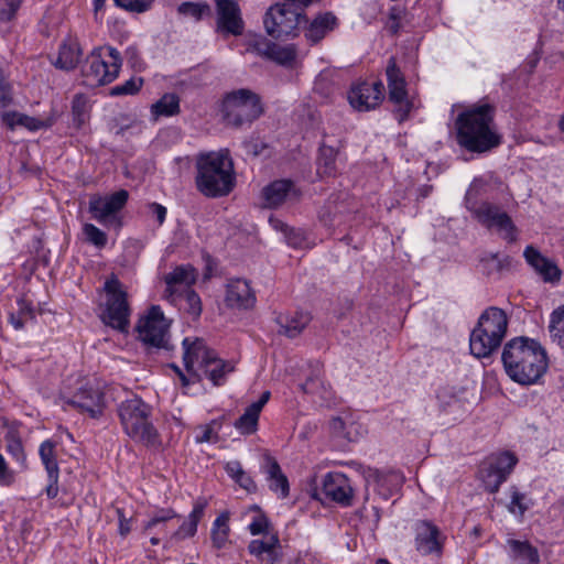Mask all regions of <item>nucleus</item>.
Listing matches in <instances>:
<instances>
[{
  "mask_svg": "<svg viewBox=\"0 0 564 564\" xmlns=\"http://www.w3.org/2000/svg\"><path fill=\"white\" fill-rule=\"evenodd\" d=\"M225 469L232 479L238 478L245 471L238 460L228 462Z\"/></svg>",
  "mask_w": 564,
  "mask_h": 564,
  "instance_id": "64",
  "label": "nucleus"
},
{
  "mask_svg": "<svg viewBox=\"0 0 564 564\" xmlns=\"http://www.w3.org/2000/svg\"><path fill=\"white\" fill-rule=\"evenodd\" d=\"M303 23L304 37L311 45L322 42L339 25L338 18L330 11L318 13L312 20L305 17Z\"/></svg>",
  "mask_w": 564,
  "mask_h": 564,
  "instance_id": "19",
  "label": "nucleus"
},
{
  "mask_svg": "<svg viewBox=\"0 0 564 564\" xmlns=\"http://www.w3.org/2000/svg\"><path fill=\"white\" fill-rule=\"evenodd\" d=\"M229 512H221L213 522L210 540L216 550H221L229 542L230 527Z\"/></svg>",
  "mask_w": 564,
  "mask_h": 564,
  "instance_id": "33",
  "label": "nucleus"
},
{
  "mask_svg": "<svg viewBox=\"0 0 564 564\" xmlns=\"http://www.w3.org/2000/svg\"><path fill=\"white\" fill-rule=\"evenodd\" d=\"M21 4V0H0V20L10 21Z\"/></svg>",
  "mask_w": 564,
  "mask_h": 564,
  "instance_id": "55",
  "label": "nucleus"
},
{
  "mask_svg": "<svg viewBox=\"0 0 564 564\" xmlns=\"http://www.w3.org/2000/svg\"><path fill=\"white\" fill-rule=\"evenodd\" d=\"M248 552L257 557L258 560H261L264 554L268 552H271L269 544L265 543L263 540H252L248 544Z\"/></svg>",
  "mask_w": 564,
  "mask_h": 564,
  "instance_id": "57",
  "label": "nucleus"
},
{
  "mask_svg": "<svg viewBox=\"0 0 564 564\" xmlns=\"http://www.w3.org/2000/svg\"><path fill=\"white\" fill-rule=\"evenodd\" d=\"M518 463L513 453L500 452L486 457L479 466V476L490 494L498 492Z\"/></svg>",
  "mask_w": 564,
  "mask_h": 564,
  "instance_id": "13",
  "label": "nucleus"
},
{
  "mask_svg": "<svg viewBox=\"0 0 564 564\" xmlns=\"http://www.w3.org/2000/svg\"><path fill=\"white\" fill-rule=\"evenodd\" d=\"M216 31L224 35L239 36L245 31L241 9L235 0H215Z\"/></svg>",
  "mask_w": 564,
  "mask_h": 564,
  "instance_id": "16",
  "label": "nucleus"
},
{
  "mask_svg": "<svg viewBox=\"0 0 564 564\" xmlns=\"http://www.w3.org/2000/svg\"><path fill=\"white\" fill-rule=\"evenodd\" d=\"M196 270L191 265H178L164 276L166 289L164 297L174 303L183 294V291L191 289L196 282Z\"/></svg>",
  "mask_w": 564,
  "mask_h": 564,
  "instance_id": "21",
  "label": "nucleus"
},
{
  "mask_svg": "<svg viewBox=\"0 0 564 564\" xmlns=\"http://www.w3.org/2000/svg\"><path fill=\"white\" fill-rule=\"evenodd\" d=\"M302 195V189L290 178L274 180L261 191L263 206L270 209H276L283 204H296Z\"/></svg>",
  "mask_w": 564,
  "mask_h": 564,
  "instance_id": "15",
  "label": "nucleus"
},
{
  "mask_svg": "<svg viewBox=\"0 0 564 564\" xmlns=\"http://www.w3.org/2000/svg\"><path fill=\"white\" fill-rule=\"evenodd\" d=\"M208 501L206 498L200 497L196 499L187 519L170 535V541H183L193 538L197 532L198 523L205 516Z\"/></svg>",
  "mask_w": 564,
  "mask_h": 564,
  "instance_id": "25",
  "label": "nucleus"
},
{
  "mask_svg": "<svg viewBox=\"0 0 564 564\" xmlns=\"http://www.w3.org/2000/svg\"><path fill=\"white\" fill-rule=\"evenodd\" d=\"M274 44L275 43L269 41L265 37H258L249 43V51L268 59L271 54V48H273Z\"/></svg>",
  "mask_w": 564,
  "mask_h": 564,
  "instance_id": "52",
  "label": "nucleus"
},
{
  "mask_svg": "<svg viewBox=\"0 0 564 564\" xmlns=\"http://www.w3.org/2000/svg\"><path fill=\"white\" fill-rule=\"evenodd\" d=\"M330 430L337 436L346 437L348 441L354 440L351 432L347 430L346 422L339 416L332 419Z\"/></svg>",
  "mask_w": 564,
  "mask_h": 564,
  "instance_id": "58",
  "label": "nucleus"
},
{
  "mask_svg": "<svg viewBox=\"0 0 564 564\" xmlns=\"http://www.w3.org/2000/svg\"><path fill=\"white\" fill-rule=\"evenodd\" d=\"M405 14V9L399 6H393L389 10L387 30L391 35H397L401 29V20Z\"/></svg>",
  "mask_w": 564,
  "mask_h": 564,
  "instance_id": "49",
  "label": "nucleus"
},
{
  "mask_svg": "<svg viewBox=\"0 0 564 564\" xmlns=\"http://www.w3.org/2000/svg\"><path fill=\"white\" fill-rule=\"evenodd\" d=\"M18 310L9 316V322L17 329H22L26 322L35 319V308L24 296L17 300Z\"/></svg>",
  "mask_w": 564,
  "mask_h": 564,
  "instance_id": "35",
  "label": "nucleus"
},
{
  "mask_svg": "<svg viewBox=\"0 0 564 564\" xmlns=\"http://www.w3.org/2000/svg\"><path fill=\"white\" fill-rule=\"evenodd\" d=\"M215 425L220 427V424L215 420L208 424L198 426L199 433L195 436L196 443H217L219 435L218 431L215 430Z\"/></svg>",
  "mask_w": 564,
  "mask_h": 564,
  "instance_id": "48",
  "label": "nucleus"
},
{
  "mask_svg": "<svg viewBox=\"0 0 564 564\" xmlns=\"http://www.w3.org/2000/svg\"><path fill=\"white\" fill-rule=\"evenodd\" d=\"M196 170V188L206 197L227 196L235 187L234 162L228 149L198 154Z\"/></svg>",
  "mask_w": 564,
  "mask_h": 564,
  "instance_id": "3",
  "label": "nucleus"
},
{
  "mask_svg": "<svg viewBox=\"0 0 564 564\" xmlns=\"http://www.w3.org/2000/svg\"><path fill=\"white\" fill-rule=\"evenodd\" d=\"M225 301L230 307L250 308L256 302V296L246 280L236 279L227 284Z\"/></svg>",
  "mask_w": 564,
  "mask_h": 564,
  "instance_id": "26",
  "label": "nucleus"
},
{
  "mask_svg": "<svg viewBox=\"0 0 564 564\" xmlns=\"http://www.w3.org/2000/svg\"><path fill=\"white\" fill-rule=\"evenodd\" d=\"M1 118L2 122L11 130L17 126H21L30 131H37L52 124L50 120H41L17 111H6Z\"/></svg>",
  "mask_w": 564,
  "mask_h": 564,
  "instance_id": "31",
  "label": "nucleus"
},
{
  "mask_svg": "<svg viewBox=\"0 0 564 564\" xmlns=\"http://www.w3.org/2000/svg\"><path fill=\"white\" fill-rule=\"evenodd\" d=\"M386 76L389 89V101L394 104V117L399 123H402L409 118V115L413 108V102L409 99L406 82L403 73L397 65V59L394 56H391L388 59Z\"/></svg>",
  "mask_w": 564,
  "mask_h": 564,
  "instance_id": "14",
  "label": "nucleus"
},
{
  "mask_svg": "<svg viewBox=\"0 0 564 564\" xmlns=\"http://www.w3.org/2000/svg\"><path fill=\"white\" fill-rule=\"evenodd\" d=\"M128 197L126 189L117 191L106 198L94 197L89 200V212L98 223L106 225L110 217L124 207Z\"/></svg>",
  "mask_w": 564,
  "mask_h": 564,
  "instance_id": "22",
  "label": "nucleus"
},
{
  "mask_svg": "<svg viewBox=\"0 0 564 564\" xmlns=\"http://www.w3.org/2000/svg\"><path fill=\"white\" fill-rule=\"evenodd\" d=\"M82 55L83 52L79 43L76 40H66L59 46L54 65L64 70H72L78 65Z\"/></svg>",
  "mask_w": 564,
  "mask_h": 564,
  "instance_id": "28",
  "label": "nucleus"
},
{
  "mask_svg": "<svg viewBox=\"0 0 564 564\" xmlns=\"http://www.w3.org/2000/svg\"><path fill=\"white\" fill-rule=\"evenodd\" d=\"M12 101L11 86L8 83L4 73L0 69V106L8 107Z\"/></svg>",
  "mask_w": 564,
  "mask_h": 564,
  "instance_id": "56",
  "label": "nucleus"
},
{
  "mask_svg": "<svg viewBox=\"0 0 564 564\" xmlns=\"http://www.w3.org/2000/svg\"><path fill=\"white\" fill-rule=\"evenodd\" d=\"M177 12L184 17H189L196 21H199L204 17L212 14V8L206 2L185 1L177 7Z\"/></svg>",
  "mask_w": 564,
  "mask_h": 564,
  "instance_id": "41",
  "label": "nucleus"
},
{
  "mask_svg": "<svg viewBox=\"0 0 564 564\" xmlns=\"http://www.w3.org/2000/svg\"><path fill=\"white\" fill-rule=\"evenodd\" d=\"M510 492L511 500L508 505L509 512L519 517H523L525 511H528L532 505L531 500L527 497L525 494L520 492L514 486L510 488Z\"/></svg>",
  "mask_w": 564,
  "mask_h": 564,
  "instance_id": "42",
  "label": "nucleus"
},
{
  "mask_svg": "<svg viewBox=\"0 0 564 564\" xmlns=\"http://www.w3.org/2000/svg\"><path fill=\"white\" fill-rule=\"evenodd\" d=\"M83 232L85 235V239L90 245L95 246L98 249H102L106 247L108 238L106 232L100 230L93 224H85L83 226Z\"/></svg>",
  "mask_w": 564,
  "mask_h": 564,
  "instance_id": "44",
  "label": "nucleus"
},
{
  "mask_svg": "<svg viewBox=\"0 0 564 564\" xmlns=\"http://www.w3.org/2000/svg\"><path fill=\"white\" fill-rule=\"evenodd\" d=\"M501 360L509 378L522 386L538 383L549 368L546 350L538 340L525 336L507 341Z\"/></svg>",
  "mask_w": 564,
  "mask_h": 564,
  "instance_id": "2",
  "label": "nucleus"
},
{
  "mask_svg": "<svg viewBox=\"0 0 564 564\" xmlns=\"http://www.w3.org/2000/svg\"><path fill=\"white\" fill-rule=\"evenodd\" d=\"M311 322V315L305 312H295L293 315H280L276 323L280 325L279 333L289 338L299 336Z\"/></svg>",
  "mask_w": 564,
  "mask_h": 564,
  "instance_id": "30",
  "label": "nucleus"
},
{
  "mask_svg": "<svg viewBox=\"0 0 564 564\" xmlns=\"http://www.w3.org/2000/svg\"><path fill=\"white\" fill-rule=\"evenodd\" d=\"M496 107L489 102L470 105L460 111L454 122L455 140L460 149L482 154L502 143L495 121Z\"/></svg>",
  "mask_w": 564,
  "mask_h": 564,
  "instance_id": "1",
  "label": "nucleus"
},
{
  "mask_svg": "<svg viewBox=\"0 0 564 564\" xmlns=\"http://www.w3.org/2000/svg\"><path fill=\"white\" fill-rule=\"evenodd\" d=\"M116 512L119 522V533L120 535L126 536L131 531V519L126 518L123 510L120 508H118Z\"/></svg>",
  "mask_w": 564,
  "mask_h": 564,
  "instance_id": "61",
  "label": "nucleus"
},
{
  "mask_svg": "<svg viewBox=\"0 0 564 564\" xmlns=\"http://www.w3.org/2000/svg\"><path fill=\"white\" fill-rule=\"evenodd\" d=\"M107 293L106 308L101 315L105 324L120 332H126L129 326L130 307L127 292L122 290L121 282L117 278L105 283Z\"/></svg>",
  "mask_w": 564,
  "mask_h": 564,
  "instance_id": "11",
  "label": "nucleus"
},
{
  "mask_svg": "<svg viewBox=\"0 0 564 564\" xmlns=\"http://www.w3.org/2000/svg\"><path fill=\"white\" fill-rule=\"evenodd\" d=\"M481 262L487 265L488 273L490 274L494 271L501 272L510 269L512 258L509 256H500L499 253H488L481 259Z\"/></svg>",
  "mask_w": 564,
  "mask_h": 564,
  "instance_id": "43",
  "label": "nucleus"
},
{
  "mask_svg": "<svg viewBox=\"0 0 564 564\" xmlns=\"http://www.w3.org/2000/svg\"><path fill=\"white\" fill-rule=\"evenodd\" d=\"M296 56L297 50L293 44L282 46L275 43L268 59L285 67H292Z\"/></svg>",
  "mask_w": 564,
  "mask_h": 564,
  "instance_id": "39",
  "label": "nucleus"
},
{
  "mask_svg": "<svg viewBox=\"0 0 564 564\" xmlns=\"http://www.w3.org/2000/svg\"><path fill=\"white\" fill-rule=\"evenodd\" d=\"M149 208L151 210V213L155 216L159 225H162L164 221H165V217H166V208L159 204V203H151L149 205Z\"/></svg>",
  "mask_w": 564,
  "mask_h": 564,
  "instance_id": "62",
  "label": "nucleus"
},
{
  "mask_svg": "<svg viewBox=\"0 0 564 564\" xmlns=\"http://www.w3.org/2000/svg\"><path fill=\"white\" fill-rule=\"evenodd\" d=\"M151 414V406L137 395L118 405V415L124 433L137 443L158 447L161 444L160 434L150 420Z\"/></svg>",
  "mask_w": 564,
  "mask_h": 564,
  "instance_id": "5",
  "label": "nucleus"
},
{
  "mask_svg": "<svg viewBox=\"0 0 564 564\" xmlns=\"http://www.w3.org/2000/svg\"><path fill=\"white\" fill-rule=\"evenodd\" d=\"M523 257L544 283L557 284L561 281L562 270L556 262L543 256L533 246L525 247Z\"/></svg>",
  "mask_w": 564,
  "mask_h": 564,
  "instance_id": "20",
  "label": "nucleus"
},
{
  "mask_svg": "<svg viewBox=\"0 0 564 564\" xmlns=\"http://www.w3.org/2000/svg\"><path fill=\"white\" fill-rule=\"evenodd\" d=\"M180 297H184L186 306L185 311L193 316V318H197L202 314V301L199 295L192 289L183 291V294Z\"/></svg>",
  "mask_w": 564,
  "mask_h": 564,
  "instance_id": "47",
  "label": "nucleus"
},
{
  "mask_svg": "<svg viewBox=\"0 0 564 564\" xmlns=\"http://www.w3.org/2000/svg\"><path fill=\"white\" fill-rule=\"evenodd\" d=\"M48 484L45 488L46 496L54 499L58 495V478L59 474L47 475Z\"/></svg>",
  "mask_w": 564,
  "mask_h": 564,
  "instance_id": "60",
  "label": "nucleus"
},
{
  "mask_svg": "<svg viewBox=\"0 0 564 564\" xmlns=\"http://www.w3.org/2000/svg\"><path fill=\"white\" fill-rule=\"evenodd\" d=\"M415 549L422 555L436 554L443 550L440 529L429 521H420L415 527Z\"/></svg>",
  "mask_w": 564,
  "mask_h": 564,
  "instance_id": "23",
  "label": "nucleus"
},
{
  "mask_svg": "<svg viewBox=\"0 0 564 564\" xmlns=\"http://www.w3.org/2000/svg\"><path fill=\"white\" fill-rule=\"evenodd\" d=\"M143 86V79L139 78H130L126 80L123 84L117 85L110 89V96H129L135 95Z\"/></svg>",
  "mask_w": 564,
  "mask_h": 564,
  "instance_id": "46",
  "label": "nucleus"
},
{
  "mask_svg": "<svg viewBox=\"0 0 564 564\" xmlns=\"http://www.w3.org/2000/svg\"><path fill=\"white\" fill-rule=\"evenodd\" d=\"M14 481V473L8 467L2 454H0V485L10 486Z\"/></svg>",
  "mask_w": 564,
  "mask_h": 564,
  "instance_id": "59",
  "label": "nucleus"
},
{
  "mask_svg": "<svg viewBox=\"0 0 564 564\" xmlns=\"http://www.w3.org/2000/svg\"><path fill=\"white\" fill-rule=\"evenodd\" d=\"M549 333L552 341L555 343L564 354V304L551 313Z\"/></svg>",
  "mask_w": 564,
  "mask_h": 564,
  "instance_id": "37",
  "label": "nucleus"
},
{
  "mask_svg": "<svg viewBox=\"0 0 564 564\" xmlns=\"http://www.w3.org/2000/svg\"><path fill=\"white\" fill-rule=\"evenodd\" d=\"M509 546V556L511 560L520 562L521 564H539L540 554L535 546L529 541H520L514 539L507 540Z\"/></svg>",
  "mask_w": 564,
  "mask_h": 564,
  "instance_id": "29",
  "label": "nucleus"
},
{
  "mask_svg": "<svg viewBox=\"0 0 564 564\" xmlns=\"http://www.w3.org/2000/svg\"><path fill=\"white\" fill-rule=\"evenodd\" d=\"M322 494L329 501L343 507L352 505L354 490L349 479L341 473H328L322 482Z\"/></svg>",
  "mask_w": 564,
  "mask_h": 564,
  "instance_id": "18",
  "label": "nucleus"
},
{
  "mask_svg": "<svg viewBox=\"0 0 564 564\" xmlns=\"http://www.w3.org/2000/svg\"><path fill=\"white\" fill-rule=\"evenodd\" d=\"M280 224H281V231L284 234L288 245L293 248H301L305 240L303 232L300 229L290 227L284 223H280Z\"/></svg>",
  "mask_w": 564,
  "mask_h": 564,
  "instance_id": "51",
  "label": "nucleus"
},
{
  "mask_svg": "<svg viewBox=\"0 0 564 564\" xmlns=\"http://www.w3.org/2000/svg\"><path fill=\"white\" fill-rule=\"evenodd\" d=\"M224 121L234 128L251 124L263 113L259 95L247 88L227 93L221 102Z\"/></svg>",
  "mask_w": 564,
  "mask_h": 564,
  "instance_id": "8",
  "label": "nucleus"
},
{
  "mask_svg": "<svg viewBox=\"0 0 564 564\" xmlns=\"http://www.w3.org/2000/svg\"><path fill=\"white\" fill-rule=\"evenodd\" d=\"M264 460V471L267 474L270 490L279 494L280 498H286L290 491L289 480L282 473L279 463L270 455H267Z\"/></svg>",
  "mask_w": 564,
  "mask_h": 564,
  "instance_id": "27",
  "label": "nucleus"
},
{
  "mask_svg": "<svg viewBox=\"0 0 564 564\" xmlns=\"http://www.w3.org/2000/svg\"><path fill=\"white\" fill-rule=\"evenodd\" d=\"M7 452L17 460L20 463L25 462V454L23 444L20 438L18 437H9L7 440Z\"/></svg>",
  "mask_w": 564,
  "mask_h": 564,
  "instance_id": "54",
  "label": "nucleus"
},
{
  "mask_svg": "<svg viewBox=\"0 0 564 564\" xmlns=\"http://www.w3.org/2000/svg\"><path fill=\"white\" fill-rule=\"evenodd\" d=\"M487 183L481 178H475L465 195L466 208L486 228H497L502 238L508 242L517 240V227L511 217L502 212L499 206L479 202V197L486 192Z\"/></svg>",
  "mask_w": 564,
  "mask_h": 564,
  "instance_id": "4",
  "label": "nucleus"
},
{
  "mask_svg": "<svg viewBox=\"0 0 564 564\" xmlns=\"http://www.w3.org/2000/svg\"><path fill=\"white\" fill-rule=\"evenodd\" d=\"M181 111L180 97L173 93L164 94L156 102L151 106V116L153 120L160 117H172Z\"/></svg>",
  "mask_w": 564,
  "mask_h": 564,
  "instance_id": "32",
  "label": "nucleus"
},
{
  "mask_svg": "<svg viewBox=\"0 0 564 564\" xmlns=\"http://www.w3.org/2000/svg\"><path fill=\"white\" fill-rule=\"evenodd\" d=\"M336 158L337 151L335 148L322 144L317 159V173L322 176H335L337 173Z\"/></svg>",
  "mask_w": 564,
  "mask_h": 564,
  "instance_id": "36",
  "label": "nucleus"
},
{
  "mask_svg": "<svg viewBox=\"0 0 564 564\" xmlns=\"http://www.w3.org/2000/svg\"><path fill=\"white\" fill-rule=\"evenodd\" d=\"M169 328L170 322L159 305L151 306L148 314L137 325L139 338L144 345L149 348L165 350L172 348L169 343Z\"/></svg>",
  "mask_w": 564,
  "mask_h": 564,
  "instance_id": "12",
  "label": "nucleus"
},
{
  "mask_svg": "<svg viewBox=\"0 0 564 564\" xmlns=\"http://www.w3.org/2000/svg\"><path fill=\"white\" fill-rule=\"evenodd\" d=\"M300 387L305 393L317 395L323 401H328L333 397L332 388L323 380L319 370H316Z\"/></svg>",
  "mask_w": 564,
  "mask_h": 564,
  "instance_id": "34",
  "label": "nucleus"
},
{
  "mask_svg": "<svg viewBox=\"0 0 564 564\" xmlns=\"http://www.w3.org/2000/svg\"><path fill=\"white\" fill-rule=\"evenodd\" d=\"M121 67L120 53L111 46L96 47L82 65L83 83L89 87L113 82Z\"/></svg>",
  "mask_w": 564,
  "mask_h": 564,
  "instance_id": "9",
  "label": "nucleus"
},
{
  "mask_svg": "<svg viewBox=\"0 0 564 564\" xmlns=\"http://www.w3.org/2000/svg\"><path fill=\"white\" fill-rule=\"evenodd\" d=\"M67 403L96 419L104 410V394L98 389L86 386L80 388Z\"/></svg>",
  "mask_w": 564,
  "mask_h": 564,
  "instance_id": "24",
  "label": "nucleus"
},
{
  "mask_svg": "<svg viewBox=\"0 0 564 564\" xmlns=\"http://www.w3.org/2000/svg\"><path fill=\"white\" fill-rule=\"evenodd\" d=\"M235 481L247 491L256 490V484L253 479L246 471L239 475V477L236 478Z\"/></svg>",
  "mask_w": 564,
  "mask_h": 564,
  "instance_id": "63",
  "label": "nucleus"
},
{
  "mask_svg": "<svg viewBox=\"0 0 564 564\" xmlns=\"http://www.w3.org/2000/svg\"><path fill=\"white\" fill-rule=\"evenodd\" d=\"M113 1L118 7L124 9L127 11L141 13V12L149 10L154 0H113Z\"/></svg>",
  "mask_w": 564,
  "mask_h": 564,
  "instance_id": "53",
  "label": "nucleus"
},
{
  "mask_svg": "<svg viewBox=\"0 0 564 564\" xmlns=\"http://www.w3.org/2000/svg\"><path fill=\"white\" fill-rule=\"evenodd\" d=\"M271 527L269 518L263 512H259L258 516L253 517L248 530L251 535L269 534Z\"/></svg>",
  "mask_w": 564,
  "mask_h": 564,
  "instance_id": "50",
  "label": "nucleus"
},
{
  "mask_svg": "<svg viewBox=\"0 0 564 564\" xmlns=\"http://www.w3.org/2000/svg\"><path fill=\"white\" fill-rule=\"evenodd\" d=\"M259 416L260 412L249 405L245 410L243 414L235 422V427L242 434H253L258 429Z\"/></svg>",
  "mask_w": 564,
  "mask_h": 564,
  "instance_id": "40",
  "label": "nucleus"
},
{
  "mask_svg": "<svg viewBox=\"0 0 564 564\" xmlns=\"http://www.w3.org/2000/svg\"><path fill=\"white\" fill-rule=\"evenodd\" d=\"M174 518H178V514L172 508L160 509L144 523L143 530L147 533L155 527L165 524Z\"/></svg>",
  "mask_w": 564,
  "mask_h": 564,
  "instance_id": "45",
  "label": "nucleus"
},
{
  "mask_svg": "<svg viewBox=\"0 0 564 564\" xmlns=\"http://www.w3.org/2000/svg\"><path fill=\"white\" fill-rule=\"evenodd\" d=\"M384 85L381 80L360 82L348 93L350 106L358 111H369L380 105L384 98Z\"/></svg>",
  "mask_w": 564,
  "mask_h": 564,
  "instance_id": "17",
  "label": "nucleus"
},
{
  "mask_svg": "<svg viewBox=\"0 0 564 564\" xmlns=\"http://www.w3.org/2000/svg\"><path fill=\"white\" fill-rule=\"evenodd\" d=\"M508 316L503 310L490 306L479 316L469 337L470 352L477 358L489 357L507 334Z\"/></svg>",
  "mask_w": 564,
  "mask_h": 564,
  "instance_id": "6",
  "label": "nucleus"
},
{
  "mask_svg": "<svg viewBox=\"0 0 564 564\" xmlns=\"http://www.w3.org/2000/svg\"><path fill=\"white\" fill-rule=\"evenodd\" d=\"M183 361L186 371L196 380L200 377L193 371L194 364H199L204 369L205 376L215 384L220 386L225 376L234 370V367L215 356L214 351L209 350L202 339L196 338L191 341L189 338L183 340Z\"/></svg>",
  "mask_w": 564,
  "mask_h": 564,
  "instance_id": "7",
  "label": "nucleus"
},
{
  "mask_svg": "<svg viewBox=\"0 0 564 564\" xmlns=\"http://www.w3.org/2000/svg\"><path fill=\"white\" fill-rule=\"evenodd\" d=\"M305 14L289 3H275L263 18L267 33L275 39L296 36Z\"/></svg>",
  "mask_w": 564,
  "mask_h": 564,
  "instance_id": "10",
  "label": "nucleus"
},
{
  "mask_svg": "<svg viewBox=\"0 0 564 564\" xmlns=\"http://www.w3.org/2000/svg\"><path fill=\"white\" fill-rule=\"evenodd\" d=\"M56 442L52 440H45L41 443L39 448V455L47 475L59 474L56 456Z\"/></svg>",
  "mask_w": 564,
  "mask_h": 564,
  "instance_id": "38",
  "label": "nucleus"
}]
</instances>
